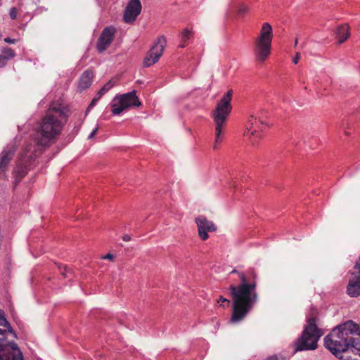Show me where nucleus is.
Listing matches in <instances>:
<instances>
[{
	"instance_id": "obj_29",
	"label": "nucleus",
	"mask_w": 360,
	"mask_h": 360,
	"mask_svg": "<svg viewBox=\"0 0 360 360\" xmlns=\"http://www.w3.org/2000/svg\"><path fill=\"white\" fill-rule=\"evenodd\" d=\"M226 302L228 306L230 304V300H227L226 298L224 297L223 296H220V297L218 300V302Z\"/></svg>"
},
{
	"instance_id": "obj_36",
	"label": "nucleus",
	"mask_w": 360,
	"mask_h": 360,
	"mask_svg": "<svg viewBox=\"0 0 360 360\" xmlns=\"http://www.w3.org/2000/svg\"><path fill=\"white\" fill-rule=\"evenodd\" d=\"M186 46V42H183L181 41V43L179 44L180 48H184Z\"/></svg>"
},
{
	"instance_id": "obj_27",
	"label": "nucleus",
	"mask_w": 360,
	"mask_h": 360,
	"mask_svg": "<svg viewBox=\"0 0 360 360\" xmlns=\"http://www.w3.org/2000/svg\"><path fill=\"white\" fill-rule=\"evenodd\" d=\"M223 137L224 136H216L214 144V148H217V144L221 143L223 141Z\"/></svg>"
},
{
	"instance_id": "obj_19",
	"label": "nucleus",
	"mask_w": 360,
	"mask_h": 360,
	"mask_svg": "<svg viewBox=\"0 0 360 360\" xmlns=\"http://www.w3.org/2000/svg\"><path fill=\"white\" fill-rule=\"evenodd\" d=\"M4 58H5V60L8 62V60L12 59L15 56V51L9 48V47H3L1 49V54Z\"/></svg>"
},
{
	"instance_id": "obj_22",
	"label": "nucleus",
	"mask_w": 360,
	"mask_h": 360,
	"mask_svg": "<svg viewBox=\"0 0 360 360\" xmlns=\"http://www.w3.org/2000/svg\"><path fill=\"white\" fill-rule=\"evenodd\" d=\"M192 37V31L188 28L184 29L180 34L181 41L186 42Z\"/></svg>"
},
{
	"instance_id": "obj_23",
	"label": "nucleus",
	"mask_w": 360,
	"mask_h": 360,
	"mask_svg": "<svg viewBox=\"0 0 360 360\" xmlns=\"http://www.w3.org/2000/svg\"><path fill=\"white\" fill-rule=\"evenodd\" d=\"M9 14H10V17H11V19H13V20L17 18V9H16V8L12 7L10 9Z\"/></svg>"
},
{
	"instance_id": "obj_26",
	"label": "nucleus",
	"mask_w": 360,
	"mask_h": 360,
	"mask_svg": "<svg viewBox=\"0 0 360 360\" xmlns=\"http://www.w3.org/2000/svg\"><path fill=\"white\" fill-rule=\"evenodd\" d=\"M100 98H101V97H98V94H97V97L94 98L91 101V103L89 104V107H88V110H89V109H90V108H93V107L96 105V102L98 101V99H100Z\"/></svg>"
},
{
	"instance_id": "obj_16",
	"label": "nucleus",
	"mask_w": 360,
	"mask_h": 360,
	"mask_svg": "<svg viewBox=\"0 0 360 360\" xmlns=\"http://www.w3.org/2000/svg\"><path fill=\"white\" fill-rule=\"evenodd\" d=\"M141 8L140 0H130L124 11V20L127 23L133 22L140 14Z\"/></svg>"
},
{
	"instance_id": "obj_32",
	"label": "nucleus",
	"mask_w": 360,
	"mask_h": 360,
	"mask_svg": "<svg viewBox=\"0 0 360 360\" xmlns=\"http://www.w3.org/2000/svg\"><path fill=\"white\" fill-rule=\"evenodd\" d=\"M113 257H114L113 255H112L110 253H108L107 255L103 256L102 259H108L112 260Z\"/></svg>"
},
{
	"instance_id": "obj_35",
	"label": "nucleus",
	"mask_w": 360,
	"mask_h": 360,
	"mask_svg": "<svg viewBox=\"0 0 360 360\" xmlns=\"http://www.w3.org/2000/svg\"><path fill=\"white\" fill-rule=\"evenodd\" d=\"M97 131H98V128H95V129H94L91 131V133L89 134V135H91V136L95 135V134H96Z\"/></svg>"
},
{
	"instance_id": "obj_37",
	"label": "nucleus",
	"mask_w": 360,
	"mask_h": 360,
	"mask_svg": "<svg viewBox=\"0 0 360 360\" xmlns=\"http://www.w3.org/2000/svg\"><path fill=\"white\" fill-rule=\"evenodd\" d=\"M6 330L0 329V335H2Z\"/></svg>"
},
{
	"instance_id": "obj_13",
	"label": "nucleus",
	"mask_w": 360,
	"mask_h": 360,
	"mask_svg": "<svg viewBox=\"0 0 360 360\" xmlns=\"http://www.w3.org/2000/svg\"><path fill=\"white\" fill-rule=\"evenodd\" d=\"M18 146V141L15 137L13 141L8 144L0 153V174L7 169L10 162L14 156Z\"/></svg>"
},
{
	"instance_id": "obj_30",
	"label": "nucleus",
	"mask_w": 360,
	"mask_h": 360,
	"mask_svg": "<svg viewBox=\"0 0 360 360\" xmlns=\"http://www.w3.org/2000/svg\"><path fill=\"white\" fill-rule=\"evenodd\" d=\"M300 59V53H297L295 56L293 58L292 61L295 64H297Z\"/></svg>"
},
{
	"instance_id": "obj_9",
	"label": "nucleus",
	"mask_w": 360,
	"mask_h": 360,
	"mask_svg": "<svg viewBox=\"0 0 360 360\" xmlns=\"http://www.w3.org/2000/svg\"><path fill=\"white\" fill-rule=\"evenodd\" d=\"M166 43V38L164 36H160L157 39L154 45L143 58V64L144 67H150L158 61L164 52Z\"/></svg>"
},
{
	"instance_id": "obj_17",
	"label": "nucleus",
	"mask_w": 360,
	"mask_h": 360,
	"mask_svg": "<svg viewBox=\"0 0 360 360\" xmlns=\"http://www.w3.org/2000/svg\"><path fill=\"white\" fill-rule=\"evenodd\" d=\"M94 75L92 71L86 70L83 72L82 76L80 77L78 87L80 90H84L89 88L91 83Z\"/></svg>"
},
{
	"instance_id": "obj_10",
	"label": "nucleus",
	"mask_w": 360,
	"mask_h": 360,
	"mask_svg": "<svg viewBox=\"0 0 360 360\" xmlns=\"http://www.w3.org/2000/svg\"><path fill=\"white\" fill-rule=\"evenodd\" d=\"M266 117V112L262 111L259 115L255 116L252 115L248 120L249 127L247 129L250 132L251 135L256 133H266V129L271 127L272 124L266 122L265 118Z\"/></svg>"
},
{
	"instance_id": "obj_15",
	"label": "nucleus",
	"mask_w": 360,
	"mask_h": 360,
	"mask_svg": "<svg viewBox=\"0 0 360 360\" xmlns=\"http://www.w3.org/2000/svg\"><path fill=\"white\" fill-rule=\"evenodd\" d=\"M195 223L198 227V236L202 240H206L209 238L208 232L216 231L214 223L204 216L201 215L196 217Z\"/></svg>"
},
{
	"instance_id": "obj_11",
	"label": "nucleus",
	"mask_w": 360,
	"mask_h": 360,
	"mask_svg": "<svg viewBox=\"0 0 360 360\" xmlns=\"http://www.w3.org/2000/svg\"><path fill=\"white\" fill-rule=\"evenodd\" d=\"M0 360H23L18 345L13 342L0 343Z\"/></svg>"
},
{
	"instance_id": "obj_31",
	"label": "nucleus",
	"mask_w": 360,
	"mask_h": 360,
	"mask_svg": "<svg viewBox=\"0 0 360 360\" xmlns=\"http://www.w3.org/2000/svg\"><path fill=\"white\" fill-rule=\"evenodd\" d=\"M17 40L14 39H11L9 37H6L4 39V41L8 44H15Z\"/></svg>"
},
{
	"instance_id": "obj_14",
	"label": "nucleus",
	"mask_w": 360,
	"mask_h": 360,
	"mask_svg": "<svg viewBox=\"0 0 360 360\" xmlns=\"http://www.w3.org/2000/svg\"><path fill=\"white\" fill-rule=\"evenodd\" d=\"M116 32L117 30L113 26H108L103 30L96 44L99 53L103 52L109 47L114 39Z\"/></svg>"
},
{
	"instance_id": "obj_33",
	"label": "nucleus",
	"mask_w": 360,
	"mask_h": 360,
	"mask_svg": "<svg viewBox=\"0 0 360 360\" xmlns=\"http://www.w3.org/2000/svg\"><path fill=\"white\" fill-rule=\"evenodd\" d=\"M61 271V274L65 276L66 277L67 276V274L70 271L69 270H68V268L66 266H64L63 269H60Z\"/></svg>"
},
{
	"instance_id": "obj_34",
	"label": "nucleus",
	"mask_w": 360,
	"mask_h": 360,
	"mask_svg": "<svg viewBox=\"0 0 360 360\" xmlns=\"http://www.w3.org/2000/svg\"><path fill=\"white\" fill-rule=\"evenodd\" d=\"M122 240H123L124 241L127 242V241H129V240H131V237H130V236H129V235H128V234H125V235H124V236H122Z\"/></svg>"
},
{
	"instance_id": "obj_5",
	"label": "nucleus",
	"mask_w": 360,
	"mask_h": 360,
	"mask_svg": "<svg viewBox=\"0 0 360 360\" xmlns=\"http://www.w3.org/2000/svg\"><path fill=\"white\" fill-rule=\"evenodd\" d=\"M317 321L316 316L307 318L301 336L295 342L296 352L314 350L317 348V342L323 335V331L318 327Z\"/></svg>"
},
{
	"instance_id": "obj_12",
	"label": "nucleus",
	"mask_w": 360,
	"mask_h": 360,
	"mask_svg": "<svg viewBox=\"0 0 360 360\" xmlns=\"http://www.w3.org/2000/svg\"><path fill=\"white\" fill-rule=\"evenodd\" d=\"M354 269L347 286V293L350 297L360 296V256L354 265Z\"/></svg>"
},
{
	"instance_id": "obj_38",
	"label": "nucleus",
	"mask_w": 360,
	"mask_h": 360,
	"mask_svg": "<svg viewBox=\"0 0 360 360\" xmlns=\"http://www.w3.org/2000/svg\"><path fill=\"white\" fill-rule=\"evenodd\" d=\"M297 42H298V39H295V46H297Z\"/></svg>"
},
{
	"instance_id": "obj_3",
	"label": "nucleus",
	"mask_w": 360,
	"mask_h": 360,
	"mask_svg": "<svg viewBox=\"0 0 360 360\" xmlns=\"http://www.w3.org/2000/svg\"><path fill=\"white\" fill-rule=\"evenodd\" d=\"M57 136H37L23 149L13 171L15 187L27 175L31 164L34 161L36 153H41L46 148L56 142Z\"/></svg>"
},
{
	"instance_id": "obj_20",
	"label": "nucleus",
	"mask_w": 360,
	"mask_h": 360,
	"mask_svg": "<svg viewBox=\"0 0 360 360\" xmlns=\"http://www.w3.org/2000/svg\"><path fill=\"white\" fill-rule=\"evenodd\" d=\"M0 326L6 328L10 333L13 334L14 336L16 337L15 333H14L10 323L6 320L4 313L0 314Z\"/></svg>"
},
{
	"instance_id": "obj_39",
	"label": "nucleus",
	"mask_w": 360,
	"mask_h": 360,
	"mask_svg": "<svg viewBox=\"0 0 360 360\" xmlns=\"http://www.w3.org/2000/svg\"><path fill=\"white\" fill-rule=\"evenodd\" d=\"M94 136H89V139H92V138H94Z\"/></svg>"
},
{
	"instance_id": "obj_6",
	"label": "nucleus",
	"mask_w": 360,
	"mask_h": 360,
	"mask_svg": "<svg viewBox=\"0 0 360 360\" xmlns=\"http://www.w3.org/2000/svg\"><path fill=\"white\" fill-rule=\"evenodd\" d=\"M273 30L269 22L263 23L259 35L254 41L253 53L256 60L264 63L269 56L271 50Z\"/></svg>"
},
{
	"instance_id": "obj_28",
	"label": "nucleus",
	"mask_w": 360,
	"mask_h": 360,
	"mask_svg": "<svg viewBox=\"0 0 360 360\" xmlns=\"http://www.w3.org/2000/svg\"><path fill=\"white\" fill-rule=\"evenodd\" d=\"M7 62L5 60V58L0 55V68H4L6 65Z\"/></svg>"
},
{
	"instance_id": "obj_2",
	"label": "nucleus",
	"mask_w": 360,
	"mask_h": 360,
	"mask_svg": "<svg viewBox=\"0 0 360 360\" xmlns=\"http://www.w3.org/2000/svg\"><path fill=\"white\" fill-rule=\"evenodd\" d=\"M324 345L340 360H359L360 356V327L353 321L337 326L324 338Z\"/></svg>"
},
{
	"instance_id": "obj_21",
	"label": "nucleus",
	"mask_w": 360,
	"mask_h": 360,
	"mask_svg": "<svg viewBox=\"0 0 360 360\" xmlns=\"http://www.w3.org/2000/svg\"><path fill=\"white\" fill-rule=\"evenodd\" d=\"M115 84V82L110 80L98 92V97H101L106 92H108Z\"/></svg>"
},
{
	"instance_id": "obj_8",
	"label": "nucleus",
	"mask_w": 360,
	"mask_h": 360,
	"mask_svg": "<svg viewBox=\"0 0 360 360\" xmlns=\"http://www.w3.org/2000/svg\"><path fill=\"white\" fill-rule=\"evenodd\" d=\"M140 105L141 102L136 95V91L134 90L129 93L117 96L111 105V111L113 115H117L120 114L125 108Z\"/></svg>"
},
{
	"instance_id": "obj_1",
	"label": "nucleus",
	"mask_w": 360,
	"mask_h": 360,
	"mask_svg": "<svg viewBox=\"0 0 360 360\" xmlns=\"http://www.w3.org/2000/svg\"><path fill=\"white\" fill-rule=\"evenodd\" d=\"M237 274L239 284L232 283L229 286L233 300V311L230 323H237L243 321L252 310L258 300L257 274L250 271L248 274L233 269L230 275Z\"/></svg>"
},
{
	"instance_id": "obj_25",
	"label": "nucleus",
	"mask_w": 360,
	"mask_h": 360,
	"mask_svg": "<svg viewBox=\"0 0 360 360\" xmlns=\"http://www.w3.org/2000/svg\"><path fill=\"white\" fill-rule=\"evenodd\" d=\"M266 360H285V358L283 356L273 355L268 357Z\"/></svg>"
},
{
	"instance_id": "obj_7",
	"label": "nucleus",
	"mask_w": 360,
	"mask_h": 360,
	"mask_svg": "<svg viewBox=\"0 0 360 360\" xmlns=\"http://www.w3.org/2000/svg\"><path fill=\"white\" fill-rule=\"evenodd\" d=\"M232 90L228 91L217 103L215 108L212 112V117L215 124V135L226 133V120L232 110L231 104Z\"/></svg>"
},
{
	"instance_id": "obj_18",
	"label": "nucleus",
	"mask_w": 360,
	"mask_h": 360,
	"mask_svg": "<svg viewBox=\"0 0 360 360\" xmlns=\"http://www.w3.org/2000/svg\"><path fill=\"white\" fill-rule=\"evenodd\" d=\"M335 35L338 39L339 44H342L345 41L350 35L349 25L345 24L338 27L335 32Z\"/></svg>"
},
{
	"instance_id": "obj_24",
	"label": "nucleus",
	"mask_w": 360,
	"mask_h": 360,
	"mask_svg": "<svg viewBox=\"0 0 360 360\" xmlns=\"http://www.w3.org/2000/svg\"><path fill=\"white\" fill-rule=\"evenodd\" d=\"M248 8L245 5H240L238 8V13L240 15H243L247 13Z\"/></svg>"
},
{
	"instance_id": "obj_4",
	"label": "nucleus",
	"mask_w": 360,
	"mask_h": 360,
	"mask_svg": "<svg viewBox=\"0 0 360 360\" xmlns=\"http://www.w3.org/2000/svg\"><path fill=\"white\" fill-rule=\"evenodd\" d=\"M68 109L58 102H52L38 126L41 135H59L68 121Z\"/></svg>"
}]
</instances>
